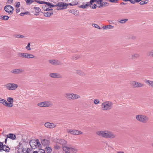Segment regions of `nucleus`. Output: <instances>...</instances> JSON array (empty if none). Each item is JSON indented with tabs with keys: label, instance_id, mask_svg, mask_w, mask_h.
Here are the masks:
<instances>
[{
	"label": "nucleus",
	"instance_id": "nucleus-1",
	"mask_svg": "<svg viewBox=\"0 0 153 153\" xmlns=\"http://www.w3.org/2000/svg\"><path fill=\"white\" fill-rule=\"evenodd\" d=\"M96 134L100 137L109 139H114L116 137L114 133L108 130L99 131L96 132Z\"/></svg>",
	"mask_w": 153,
	"mask_h": 153
},
{
	"label": "nucleus",
	"instance_id": "nucleus-2",
	"mask_svg": "<svg viewBox=\"0 0 153 153\" xmlns=\"http://www.w3.org/2000/svg\"><path fill=\"white\" fill-rule=\"evenodd\" d=\"M113 105V103L111 101H105L102 104L101 109L104 111L110 110L112 108Z\"/></svg>",
	"mask_w": 153,
	"mask_h": 153
},
{
	"label": "nucleus",
	"instance_id": "nucleus-3",
	"mask_svg": "<svg viewBox=\"0 0 153 153\" xmlns=\"http://www.w3.org/2000/svg\"><path fill=\"white\" fill-rule=\"evenodd\" d=\"M136 118L138 121L143 123H147L149 120V117L148 116L142 114L136 115Z\"/></svg>",
	"mask_w": 153,
	"mask_h": 153
},
{
	"label": "nucleus",
	"instance_id": "nucleus-4",
	"mask_svg": "<svg viewBox=\"0 0 153 153\" xmlns=\"http://www.w3.org/2000/svg\"><path fill=\"white\" fill-rule=\"evenodd\" d=\"M4 86L8 90L13 91L15 90L18 88V85L15 83L10 82L6 84Z\"/></svg>",
	"mask_w": 153,
	"mask_h": 153
},
{
	"label": "nucleus",
	"instance_id": "nucleus-5",
	"mask_svg": "<svg viewBox=\"0 0 153 153\" xmlns=\"http://www.w3.org/2000/svg\"><path fill=\"white\" fill-rule=\"evenodd\" d=\"M75 2L72 3H69V4L66 3L62 2H59L55 5L56 7L58 6L59 7L63 9H65L67 8L69 5L70 6H74L77 4Z\"/></svg>",
	"mask_w": 153,
	"mask_h": 153
},
{
	"label": "nucleus",
	"instance_id": "nucleus-6",
	"mask_svg": "<svg viewBox=\"0 0 153 153\" xmlns=\"http://www.w3.org/2000/svg\"><path fill=\"white\" fill-rule=\"evenodd\" d=\"M29 143L32 148L33 149L39 147L41 146L40 142L38 139H36L35 140H31L30 142Z\"/></svg>",
	"mask_w": 153,
	"mask_h": 153
},
{
	"label": "nucleus",
	"instance_id": "nucleus-7",
	"mask_svg": "<svg viewBox=\"0 0 153 153\" xmlns=\"http://www.w3.org/2000/svg\"><path fill=\"white\" fill-rule=\"evenodd\" d=\"M37 105L40 107H48L52 106L53 104L51 102L47 101L39 103Z\"/></svg>",
	"mask_w": 153,
	"mask_h": 153
},
{
	"label": "nucleus",
	"instance_id": "nucleus-8",
	"mask_svg": "<svg viewBox=\"0 0 153 153\" xmlns=\"http://www.w3.org/2000/svg\"><path fill=\"white\" fill-rule=\"evenodd\" d=\"M67 131L68 133L74 135H79L82 134V131L76 129H67Z\"/></svg>",
	"mask_w": 153,
	"mask_h": 153
},
{
	"label": "nucleus",
	"instance_id": "nucleus-9",
	"mask_svg": "<svg viewBox=\"0 0 153 153\" xmlns=\"http://www.w3.org/2000/svg\"><path fill=\"white\" fill-rule=\"evenodd\" d=\"M56 142V143L62 145V147L63 150L64 147H67L69 145H67V141L63 139H57Z\"/></svg>",
	"mask_w": 153,
	"mask_h": 153
},
{
	"label": "nucleus",
	"instance_id": "nucleus-10",
	"mask_svg": "<svg viewBox=\"0 0 153 153\" xmlns=\"http://www.w3.org/2000/svg\"><path fill=\"white\" fill-rule=\"evenodd\" d=\"M10 148L5 145H3V143L0 142V152H2L4 151L6 152H9L10 150Z\"/></svg>",
	"mask_w": 153,
	"mask_h": 153
},
{
	"label": "nucleus",
	"instance_id": "nucleus-11",
	"mask_svg": "<svg viewBox=\"0 0 153 153\" xmlns=\"http://www.w3.org/2000/svg\"><path fill=\"white\" fill-rule=\"evenodd\" d=\"M4 9L5 11L8 13L9 14H12L14 10L13 7L10 5L6 6L4 7Z\"/></svg>",
	"mask_w": 153,
	"mask_h": 153
},
{
	"label": "nucleus",
	"instance_id": "nucleus-12",
	"mask_svg": "<svg viewBox=\"0 0 153 153\" xmlns=\"http://www.w3.org/2000/svg\"><path fill=\"white\" fill-rule=\"evenodd\" d=\"M13 99L12 97H8L7 99V107L9 108L12 107L13 105Z\"/></svg>",
	"mask_w": 153,
	"mask_h": 153
},
{
	"label": "nucleus",
	"instance_id": "nucleus-13",
	"mask_svg": "<svg viewBox=\"0 0 153 153\" xmlns=\"http://www.w3.org/2000/svg\"><path fill=\"white\" fill-rule=\"evenodd\" d=\"M49 62L51 64L54 65H60L62 63L59 60L56 59H53L49 60Z\"/></svg>",
	"mask_w": 153,
	"mask_h": 153
},
{
	"label": "nucleus",
	"instance_id": "nucleus-14",
	"mask_svg": "<svg viewBox=\"0 0 153 153\" xmlns=\"http://www.w3.org/2000/svg\"><path fill=\"white\" fill-rule=\"evenodd\" d=\"M131 84L133 87L135 88L142 87L143 86V84L135 81L131 82Z\"/></svg>",
	"mask_w": 153,
	"mask_h": 153
},
{
	"label": "nucleus",
	"instance_id": "nucleus-15",
	"mask_svg": "<svg viewBox=\"0 0 153 153\" xmlns=\"http://www.w3.org/2000/svg\"><path fill=\"white\" fill-rule=\"evenodd\" d=\"M67 147V149L68 150H69L70 153H76L77 151V149L73 146L69 145L68 146L66 147Z\"/></svg>",
	"mask_w": 153,
	"mask_h": 153
},
{
	"label": "nucleus",
	"instance_id": "nucleus-16",
	"mask_svg": "<svg viewBox=\"0 0 153 153\" xmlns=\"http://www.w3.org/2000/svg\"><path fill=\"white\" fill-rule=\"evenodd\" d=\"M49 75L51 77L53 78H61L62 77V76L58 73H51Z\"/></svg>",
	"mask_w": 153,
	"mask_h": 153
},
{
	"label": "nucleus",
	"instance_id": "nucleus-17",
	"mask_svg": "<svg viewBox=\"0 0 153 153\" xmlns=\"http://www.w3.org/2000/svg\"><path fill=\"white\" fill-rule=\"evenodd\" d=\"M24 70L21 68L15 69L12 70L11 71L12 74H19L23 72Z\"/></svg>",
	"mask_w": 153,
	"mask_h": 153
},
{
	"label": "nucleus",
	"instance_id": "nucleus-18",
	"mask_svg": "<svg viewBox=\"0 0 153 153\" xmlns=\"http://www.w3.org/2000/svg\"><path fill=\"white\" fill-rule=\"evenodd\" d=\"M45 126L49 128H55L56 125L55 124L50 123V122H47L45 124Z\"/></svg>",
	"mask_w": 153,
	"mask_h": 153
},
{
	"label": "nucleus",
	"instance_id": "nucleus-19",
	"mask_svg": "<svg viewBox=\"0 0 153 153\" xmlns=\"http://www.w3.org/2000/svg\"><path fill=\"white\" fill-rule=\"evenodd\" d=\"M41 142L43 146H47L49 144L50 142L46 139H43L41 140Z\"/></svg>",
	"mask_w": 153,
	"mask_h": 153
},
{
	"label": "nucleus",
	"instance_id": "nucleus-20",
	"mask_svg": "<svg viewBox=\"0 0 153 153\" xmlns=\"http://www.w3.org/2000/svg\"><path fill=\"white\" fill-rule=\"evenodd\" d=\"M35 56L33 54H31L29 53H24V58L30 59H33L34 58Z\"/></svg>",
	"mask_w": 153,
	"mask_h": 153
},
{
	"label": "nucleus",
	"instance_id": "nucleus-21",
	"mask_svg": "<svg viewBox=\"0 0 153 153\" xmlns=\"http://www.w3.org/2000/svg\"><path fill=\"white\" fill-rule=\"evenodd\" d=\"M97 1V0H91L90 1V2H89V6L90 7L93 8L95 9L96 7V5L95 4H94L93 5V3L96 2Z\"/></svg>",
	"mask_w": 153,
	"mask_h": 153
},
{
	"label": "nucleus",
	"instance_id": "nucleus-22",
	"mask_svg": "<svg viewBox=\"0 0 153 153\" xmlns=\"http://www.w3.org/2000/svg\"><path fill=\"white\" fill-rule=\"evenodd\" d=\"M72 95V93H67L65 94V97L68 100H72L73 97Z\"/></svg>",
	"mask_w": 153,
	"mask_h": 153
},
{
	"label": "nucleus",
	"instance_id": "nucleus-23",
	"mask_svg": "<svg viewBox=\"0 0 153 153\" xmlns=\"http://www.w3.org/2000/svg\"><path fill=\"white\" fill-rule=\"evenodd\" d=\"M76 73L80 76H82L85 75V73L81 70L77 69L76 71Z\"/></svg>",
	"mask_w": 153,
	"mask_h": 153
},
{
	"label": "nucleus",
	"instance_id": "nucleus-24",
	"mask_svg": "<svg viewBox=\"0 0 153 153\" xmlns=\"http://www.w3.org/2000/svg\"><path fill=\"white\" fill-rule=\"evenodd\" d=\"M114 28V27L111 25H108L106 26H103L102 27V28L104 30H106L107 29H113Z\"/></svg>",
	"mask_w": 153,
	"mask_h": 153
},
{
	"label": "nucleus",
	"instance_id": "nucleus-25",
	"mask_svg": "<svg viewBox=\"0 0 153 153\" xmlns=\"http://www.w3.org/2000/svg\"><path fill=\"white\" fill-rule=\"evenodd\" d=\"M145 82L147 84H148L149 86L153 88V81L146 79Z\"/></svg>",
	"mask_w": 153,
	"mask_h": 153
},
{
	"label": "nucleus",
	"instance_id": "nucleus-26",
	"mask_svg": "<svg viewBox=\"0 0 153 153\" xmlns=\"http://www.w3.org/2000/svg\"><path fill=\"white\" fill-rule=\"evenodd\" d=\"M7 138L11 139L12 140H14L16 138V135L12 134H10L7 135Z\"/></svg>",
	"mask_w": 153,
	"mask_h": 153
},
{
	"label": "nucleus",
	"instance_id": "nucleus-27",
	"mask_svg": "<svg viewBox=\"0 0 153 153\" xmlns=\"http://www.w3.org/2000/svg\"><path fill=\"white\" fill-rule=\"evenodd\" d=\"M45 6L46 7L47 6L50 8H51L52 7H54L55 6V5L54 4H53L50 2H46L45 3Z\"/></svg>",
	"mask_w": 153,
	"mask_h": 153
},
{
	"label": "nucleus",
	"instance_id": "nucleus-28",
	"mask_svg": "<svg viewBox=\"0 0 153 153\" xmlns=\"http://www.w3.org/2000/svg\"><path fill=\"white\" fill-rule=\"evenodd\" d=\"M72 100H76L80 98V97L79 95L72 93Z\"/></svg>",
	"mask_w": 153,
	"mask_h": 153
},
{
	"label": "nucleus",
	"instance_id": "nucleus-29",
	"mask_svg": "<svg viewBox=\"0 0 153 153\" xmlns=\"http://www.w3.org/2000/svg\"><path fill=\"white\" fill-rule=\"evenodd\" d=\"M140 57V55L138 53H135L133 54L130 59H135L139 58Z\"/></svg>",
	"mask_w": 153,
	"mask_h": 153
},
{
	"label": "nucleus",
	"instance_id": "nucleus-30",
	"mask_svg": "<svg viewBox=\"0 0 153 153\" xmlns=\"http://www.w3.org/2000/svg\"><path fill=\"white\" fill-rule=\"evenodd\" d=\"M7 101L4 99L0 98V103H2L3 105L7 107Z\"/></svg>",
	"mask_w": 153,
	"mask_h": 153
},
{
	"label": "nucleus",
	"instance_id": "nucleus-31",
	"mask_svg": "<svg viewBox=\"0 0 153 153\" xmlns=\"http://www.w3.org/2000/svg\"><path fill=\"white\" fill-rule=\"evenodd\" d=\"M53 12L52 11L47 12L44 13V15L45 16H50L51 15H52Z\"/></svg>",
	"mask_w": 153,
	"mask_h": 153
},
{
	"label": "nucleus",
	"instance_id": "nucleus-32",
	"mask_svg": "<svg viewBox=\"0 0 153 153\" xmlns=\"http://www.w3.org/2000/svg\"><path fill=\"white\" fill-rule=\"evenodd\" d=\"M45 150L47 151V153H51L52 151L51 148L48 146H46L45 148Z\"/></svg>",
	"mask_w": 153,
	"mask_h": 153
},
{
	"label": "nucleus",
	"instance_id": "nucleus-33",
	"mask_svg": "<svg viewBox=\"0 0 153 153\" xmlns=\"http://www.w3.org/2000/svg\"><path fill=\"white\" fill-rule=\"evenodd\" d=\"M25 1H26V4L28 5H30L34 2L33 0H26Z\"/></svg>",
	"mask_w": 153,
	"mask_h": 153
},
{
	"label": "nucleus",
	"instance_id": "nucleus-34",
	"mask_svg": "<svg viewBox=\"0 0 153 153\" xmlns=\"http://www.w3.org/2000/svg\"><path fill=\"white\" fill-rule=\"evenodd\" d=\"M102 0H98L97 1V3L99 5V6H98V7H101L103 6V4H102Z\"/></svg>",
	"mask_w": 153,
	"mask_h": 153
},
{
	"label": "nucleus",
	"instance_id": "nucleus-35",
	"mask_svg": "<svg viewBox=\"0 0 153 153\" xmlns=\"http://www.w3.org/2000/svg\"><path fill=\"white\" fill-rule=\"evenodd\" d=\"M24 53L22 52H18L17 53V55L19 57L24 58Z\"/></svg>",
	"mask_w": 153,
	"mask_h": 153
},
{
	"label": "nucleus",
	"instance_id": "nucleus-36",
	"mask_svg": "<svg viewBox=\"0 0 153 153\" xmlns=\"http://www.w3.org/2000/svg\"><path fill=\"white\" fill-rule=\"evenodd\" d=\"M33 9L35 10V11L36 13H39L41 11L39 7H33Z\"/></svg>",
	"mask_w": 153,
	"mask_h": 153
},
{
	"label": "nucleus",
	"instance_id": "nucleus-37",
	"mask_svg": "<svg viewBox=\"0 0 153 153\" xmlns=\"http://www.w3.org/2000/svg\"><path fill=\"white\" fill-rule=\"evenodd\" d=\"M58 143L55 144L54 146V148L56 150H59L61 149V146L57 144Z\"/></svg>",
	"mask_w": 153,
	"mask_h": 153
},
{
	"label": "nucleus",
	"instance_id": "nucleus-38",
	"mask_svg": "<svg viewBox=\"0 0 153 153\" xmlns=\"http://www.w3.org/2000/svg\"><path fill=\"white\" fill-rule=\"evenodd\" d=\"M89 6V2H88L85 4L81 5L80 7L82 8H85Z\"/></svg>",
	"mask_w": 153,
	"mask_h": 153
},
{
	"label": "nucleus",
	"instance_id": "nucleus-39",
	"mask_svg": "<svg viewBox=\"0 0 153 153\" xmlns=\"http://www.w3.org/2000/svg\"><path fill=\"white\" fill-rule=\"evenodd\" d=\"M34 1L40 4H45V2L41 1V0H35Z\"/></svg>",
	"mask_w": 153,
	"mask_h": 153
},
{
	"label": "nucleus",
	"instance_id": "nucleus-40",
	"mask_svg": "<svg viewBox=\"0 0 153 153\" xmlns=\"http://www.w3.org/2000/svg\"><path fill=\"white\" fill-rule=\"evenodd\" d=\"M92 25L93 27H94L96 28L99 29H101V28H100V27L97 24H92Z\"/></svg>",
	"mask_w": 153,
	"mask_h": 153
},
{
	"label": "nucleus",
	"instance_id": "nucleus-41",
	"mask_svg": "<svg viewBox=\"0 0 153 153\" xmlns=\"http://www.w3.org/2000/svg\"><path fill=\"white\" fill-rule=\"evenodd\" d=\"M14 37L15 38H23L24 36L22 35H19V34H16L14 35Z\"/></svg>",
	"mask_w": 153,
	"mask_h": 153
},
{
	"label": "nucleus",
	"instance_id": "nucleus-42",
	"mask_svg": "<svg viewBox=\"0 0 153 153\" xmlns=\"http://www.w3.org/2000/svg\"><path fill=\"white\" fill-rule=\"evenodd\" d=\"M128 20L127 19H124L120 20H118V22L121 24H124Z\"/></svg>",
	"mask_w": 153,
	"mask_h": 153
},
{
	"label": "nucleus",
	"instance_id": "nucleus-43",
	"mask_svg": "<svg viewBox=\"0 0 153 153\" xmlns=\"http://www.w3.org/2000/svg\"><path fill=\"white\" fill-rule=\"evenodd\" d=\"M9 17L8 16H1V19L2 20H7L9 19Z\"/></svg>",
	"mask_w": 153,
	"mask_h": 153
},
{
	"label": "nucleus",
	"instance_id": "nucleus-44",
	"mask_svg": "<svg viewBox=\"0 0 153 153\" xmlns=\"http://www.w3.org/2000/svg\"><path fill=\"white\" fill-rule=\"evenodd\" d=\"M148 55L149 56L153 57V50L149 52L148 53Z\"/></svg>",
	"mask_w": 153,
	"mask_h": 153
},
{
	"label": "nucleus",
	"instance_id": "nucleus-45",
	"mask_svg": "<svg viewBox=\"0 0 153 153\" xmlns=\"http://www.w3.org/2000/svg\"><path fill=\"white\" fill-rule=\"evenodd\" d=\"M148 2V0H145L144 1H142L140 2V4L141 5H143L147 4Z\"/></svg>",
	"mask_w": 153,
	"mask_h": 153
},
{
	"label": "nucleus",
	"instance_id": "nucleus-46",
	"mask_svg": "<svg viewBox=\"0 0 153 153\" xmlns=\"http://www.w3.org/2000/svg\"><path fill=\"white\" fill-rule=\"evenodd\" d=\"M30 43H28L27 44V45L26 46V48L28 51H30L31 50V48L30 47Z\"/></svg>",
	"mask_w": 153,
	"mask_h": 153
},
{
	"label": "nucleus",
	"instance_id": "nucleus-47",
	"mask_svg": "<svg viewBox=\"0 0 153 153\" xmlns=\"http://www.w3.org/2000/svg\"><path fill=\"white\" fill-rule=\"evenodd\" d=\"M63 151L65 152V153H70L69 152V150H68L67 149V147H64L63 148Z\"/></svg>",
	"mask_w": 153,
	"mask_h": 153
},
{
	"label": "nucleus",
	"instance_id": "nucleus-48",
	"mask_svg": "<svg viewBox=\"0 0 153 153\" xmlns=\"http://www.w3.org/2000/svg\"><path fill=\"white\" fill-rule=\"evenodd\" d=\"M100 101L98 99H95L94 100V102L95 104H98L99 103Z\"/></svg>",
	"mask_w": 153,
	"mask_h": 153
},
{
	"label": "nucleus",
	"instance_id": "nucleus-49",
	"mask_svg": "<svg viewBox=\"0 0 153 153\" xmlns=\"http://www.w3.org/2000/svg\"><path fill=\"white\" fill-rule=\"evenodd\" d=\"M28 13V12H26L24 13H22L20 14V15L21 16H23L27 14V13Z\"/></svg>",
	"mask_w": 153,
	"mask_h": 153
},
{
	"label": "nucleus",
	"instance_id": "nucleus-50",
	"mask_svg": "<svg viewBox=\"0 0 153 153\" xmlns=\"http://www.w3.org/2000/svg\"><path fill=\"white\" fill-rule=\"evenodd\" d=\"M20 3L19 2H18L16 4V7L18 8L19 7V6H20Z\"/></svg>",
	"mask_w": 153,
	"mask_h": 153
},
{
	"label": "nucleus",
	"instance_id": "nucleus-51",
	"mask_svg": "<svg viewBox=\"0 0 153 153\" xmlns=\"http://www.w3.org/2000/svg\"><path fill=\"white\" fill-rule=\"evenodd\" d=\"M131 3L134 4L135 2V0H128Z\"/></svg>",
	"mask_w": 153,
	"mask_h": 153
},
{
	"label": "nucleus",
	"instance_id": "nucleus-52",
	"mask_svg": "<svg viewBox=\"0 0 153 153\" xmlns=\"http://www.w3.org/2000/svg\"><path fill=\"white\" fill-rule=\"evenodd\" d=\"M110 2L112 3H115L117 1V0H109Z\"/></svg>",
	"mask_w": 153,
	"mask_h": 153
},
{
	"label": "nucleus",
	"instance_id": "nucleus-53",
	"mask_svg": "<svg viewBox=\"0 0 153 153\" xmlns=\"http://www.w3.org/2000/svg\"><path fill=\"white\" fill-rule=\"evenodd\" d=\"M53 9L51 8H46L45 9V10L47 11H49V10H51Z\"/></svg>",
	"mask_w": 153,
	"mask_h": 153
},
{
	"label": "nucleus",
	"instance_id": "nucleus-54",
	"mask_svg": "<svg viewBox=\"0 0 153 153\" xmlns=\"http://www.w3.org/2000/svg\"><path fill=\"white\" fill-rule=\"evenodd\" d=\"M13 0H8V2L9 4H11L13 2Z\"/></svg>",
	"mask_w": 153,
	"mask_h": 153
},
{
	"label": "nucleus",
	"instance_id": "nucleus-55",
	"mask_svg": "<svg viewBox=\"0 0 153 153\" xmlns=\"http://www.w3.org/2000/svg\"><path fill=\"white\" fill-rule=\"evenodd\" d=\"M16 12L17 13H19L20 11V9H17L16 10Z\"/></svg>",
	"mask_w": 153,
	"mask_h": 153
},
{
	"label": "nucleus",
	"instance_id": "nucleus-56",
	"mask_svg": "<svg viewBox=\"0 0 153 153\" xmlns=\"http://www.w3.org/2000/svg\"><path fill=\"white\" fill-rule=\"evenodd\" d=\"M103 4V6H105V5L107 4V3H106V2H102V4Z\"/></svg>",
	"mask_w": 153,
	"mask_h": 153
},
{
	"label": "nucleus",
	"instance_id": "nucleus-57",
	"mask_svg": "<svg viewBox=\"0 0 153 153\" xmlns=\"http://www.w3.org/2000/svg\"><path fill=\"white\" fill-rule=\"evenodd\" d=\"M117 153H124V152L123 151H119L117 152Z\"/></svg>",
	"mask_w": 153,
	"mask_h": 153
},
{
	"label": "nucleus",
	"instance_id": "nucleus-58",
	"mask_svg": "<svg viewBox=\"0 0 153 153\" xmlns=\"http://www.w3.org/2000/svg\"><path fill=\"white\" fill-rule=\"evenodd\" d=\"M7 137L5 139V143L6 144V142L7 141Z\"/></svg>",
	"mask_w": 153,
	"mask_h": 153
},
{
	"label": "nucleus",
	"instance_id": "nucleus-59",
	"mask_svg": "<svg viewBox=\"0 0 153 153\" xmlns=\"http://www.w3.org/2000/svg\"><path fill=\"white\" fill-rule=\"evenodd\" d=\"M33 153H38L36 151H34Z\"/></svg>",
	"mask_w": 153,
	"mask_h": 153
},
{
	"label": "nucleus",
	"instance_id": "nucleus-60",
	"mask_svg": "<svg viewBox=\"0 0 153 153\" xmlns=\"http://www.w3.org/2000/svg\"><path fill=\"white\" fill-rule=\"evenodd\" d=\"M22 151H24V148H22Z\"/></svg>",
	"mask_w": 153,
	"mask_h": 153
},
{
	"label": "nucleus",
	"instance_id": "nucleus-61",
	"mask_svg": "<svg viewBox=\"0 0 153 153\" xmlns=\"http://www.w3.org/2000/svg\"><path fill=\"white\" fill-rule=\"evenodd\" d=\"M43 151H44L43 152V153H45V151H44V150H43Z\"/></svg>",
	"mask_w": 153,
	"mask_h": 153
},
{
	"label": "nucleus",
	"instance_id": "nucleus-62",
	"mask_svg": "<svg viewBox=\"0 0 153 153\" xmlns=\"http://www.w3.org/2000/svg\"><path fill=\"white\" fill-rule=\"evenodd\" d=\"M152 147L153 148V143H152Z\"/></svg>",
	"mask_w": 153,
	"mask_h": 153
},
{
	"label": "nucleus",
	"instance_id": "nucleus-63",
	"mask_svg": "<svg viewBox=\"0 0 153 153\" xmlns=\"http://www.w3.org/2000/svg\"><path fill=\"white\" fill-rule=\"evenodd\" d=\"M21 145V144H20V143H19V145H20V146H19V147H20Z\"/></svg>",
	"mask_w": 153,
	"mask_h": 153
},
{
	"label": "nucleus",
	"instance_id": "nucleus-64",
	"mask_svg": "<svg viewBox=\"0 0 153 153\" xmlns=\"http://www.w3.org/2000/svg\"><path fill=\"white\" fill-rule=\"evenodd\" d=\"M126 1H128V0H125Z\"/></svg>",
	"mask_w": 153,
	"mask_h": 153
}]
</instances>
